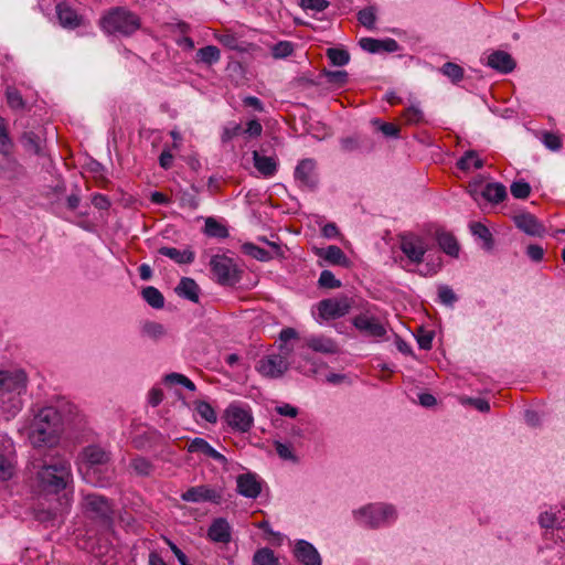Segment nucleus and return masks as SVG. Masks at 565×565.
I'll return each instance as SVG.
<instances>
[{
  "label": "nucleus",
  "mask_w": 565,
  "mask_h": 565,
  "mask_svg": "<svg viewBox=\"0 0 565 565\" xmlns=\"http://www.w3.org/2000/svg\"><path fill=\"white\" fill-rule=\"evenodd\" d=\"M486 64L492 70L502 74H509L513 72L516 66V63L511 54L501 50L491 52L487 57Z\"/></svg>",
  "instance_id": "aec40b11"
},
{
  "label": "nucleus",
  "mask_w": 565,
  "mask_h": 565,
  "mask_svg": "<svg viewBox=\"0 0 565 565\" xmlns=\"http://www.w3.org/2000/svg\"><path fill=\"white\" fill-rule=\"evenodd\" d=\"M275 449H276L277 455L281 459L288 460V461H292V462H297L298 458L295 455L294 448H292L291 445L284 444V443H280V441H276L275 443Z\"/></svg>",
  "instance_id": "603ef678"
},
{
  "label": "nucleus",
  "mask_w": 565,
  "mask_h": 565,
  "mask_svg": "<svg viewBox=\"0 0 565 565\" xmlns=\"http://www.w3.org/2000/svg\"><path fill=\"white\" fill-rule=\"evenodd\" d=\"M13 463L9 456L0 452V479L8 480L12 477Z\"/></svg>",
  "instance_id": "bf43d9fd"
},
{
  "label": "nucleus",
  "mask_w": 565,
  "mask_h": 565,
  "mask_svg": "<svg viewBox=\"0 0 565 565\" xmlns=\"http://www.w3.org/2000/svg\"><path fill=\"white\" fill-rule=\"evenodd\" d=\"M481 195L491 203H500L507 198V189L502 183H487Z\"/></svg>",
  "instance_id": "7c9ffc66"
},
{
  "label": "nucleus",
  "mask_w": 565,
  "mask_h": 565,
  "mask_svg": "<svg viewBox=\"0 0 565 565\" xmlns=\"http://www.w3.org/2000/svg\"><path fill=\"white\" fill-rule=\"evenodd\" d=\"M28 375L22 369L0 370V402L15 415L22 408L21 396L28 387Z\"/></svg>",
  "instance_id": "7ed1b4c3"
},
{
  "label": "nucleus",
  "mask_w": 565,
  "mask_h": 565,
  "mask_svg": "<svg viewBox=\"0 0 565 565\" xmlns=\"http://www.w3.org/2000/svg\"><path fill=\"white\" fill-rule=\"evenodd\" d=\"M404 118L407 124L415 125L424 121V113L417 106H411L405 109Z\"/></svg>",
  "instance_id": "6e6d98bb"
},
{
  "label": "nucleus",
  "mask_w": 565,
  "mask_h": 565,
  "mask_svg": "<svg viewBox=\"0 0 565 565\" xmlns=\"http://www.w3.org/2000/svg\"><path fill=\"white\" fill-rule=\"evenodd\" d=\"M510 190H511V194L515 199H522V200L526 199L531 193L530 184L523 180L513 182L510 186Z\"/></svg>",
  "instance_id": "3c124183"
},
{
  "label": "nucleus",
  "mask_w": 565,
  "mask_h": 565,
  "mask_svg": "<svg viewBox=\"0 0 565 565\" xmlns=\"http://www.w3.org/2000/svg\"><path fill=\"white\" fill-rule=\"evenodd\" d=\"M542 142L544 143V146L546 148H548L550 150H553V151L559 150L563 146V142H562V139L559 138V136H557L553 132H548V131H545L542 135Z\"/></svg>",
  "instance_id": "052dcab7"
},
{
  "label": "nucleus",
  "mask_w": 565,
  "mask_h": 565,
  "mask_svg": "<svg viewBox=\"0 0 565 565\" xmlns=\"http://www.w3.org/2000/svg\"><path fill=\"white\" fill-rule=\"evenodd\" d=\"M441 73L454 83H458L463 78V68L452 62L445 63L441 67Z\"/></svg>",
  "instance_id": "a18cd8bd"
},
{
  "label": "nucleus",
  "mask_w": 565,
  "mask_h": 565,
  "mask_svg": "<svg viewBox=\"0 0 565 565\" xmlns=\"http://www.w3.org/2000/svg\"><path fill=\"white\" fill-rule=\"evenodd\" d=\"M237 492L248 499H256L262 492V481L256 473L247 472L236 478Z\"/></svg>",
  "instance_id": "6ab92c4d"
},
{
  "label": "nucleus",
  "mask_w": 565,
  "mask_h": 565,
  "mask_svg": "<svg viewBox=\"0 0 565 565\" xmlns=\"http://www.w3.org/2000/svg\"><path fill=\"white\" fill-rule=\"evenodd\" d=\"M377 11L379 9L374 4L365 7L358 12V21L367 30H374L377 19Z\"/></svg>",
  "instance_id": "e433bc0d"
},
{
  "label": "nucleus",
  "mask_w": 565,
  "mask_h": 565,
  "mask_svg": "<svg viewBox=\"0 0 565 565\" xmlns=\"http://www.w3.org/2000/svg\"><path fill=\"white\" fill-rule=\"evenodd\" d=\"M470 230L473 236L482 241V247L486 250H491L493 248L494 243L492 234L490 233L489 228L486 225L475 222L470 224Z\"/></svg>",
  "instance_id": "c9c22d12"
},
{
  "label": "nucleus",
  "mask_w": 565,
  "mask_h": 565,
  "mask_svg": "<svg viewBox=\"0 0 565 565\" xmlns=\"http://www.w3.org/2000/svg\"><path fill=\"white\" fill-rule=\"evenodd\" d=\"M164 380L170 384L183 385L185 388L192 392H194L196 388L195 384L189 377L180 373H170L166 376Z\"/></svg>",
  "instance_id": "8fccbe9b"
},
{
  "label": "nucleus",
  "mask_w": 565,
  "mask_h": 565,
  "mask_svg": "<svg viewBox=\"0 0 565 565\" xmlns=\"http://www.w3.org/2000/svg\"><path fill=\"white\" fill-rule=\"evenodd\" d=\"M326 78L329 84L342 87L348 81V73L345 71H328L326 72Z\"/></svg>",
  "instance_id": "13d9d810"
},
{
  "label": "nucleus",
  "mask_w": 565,
  "mask_h": 565,
  "mask_svg": "<svg viewBox=\"0 0 565 565\" xmlns=\"http://www.w3.org/2000/svg\"><path fill=\"white\" fill-rule=\"evenodd\" d=\"M14 148L13 139L10 136L6 118L0 116V154L10 158Z\"/></svg>",
  "instance_id": "473e14b6"
},
{
  "label": "nucleus",
  "mask_w": 565,
  "mask_h": 565,
  "mask_svg": "<svg viewBox=\"0 0 565 565\" xmlns=\"http://www.w3.org/2000/svg\"><path fill=\"white\" fill-rule=\"evenodd\" d=\"M210 265L220 284L233 285L236 282V269L230 257L215 255L211 258Z\"/></svg>",
  "instance_id": "4468645a"
},
{
  "label": "nucleus",
  "mask_w": 565,
  "mask_h": 565,
  "mask_svg": "<svg viewBox=\"0 0 565 565\" xmlns=\"http://www.w3.org/2000/svg\"><path fill=\"white\" fill-rule=\"evenodd\" d=\"M196 58L198 62L210 66L221 60V51L215 45H206L198 50Z\"/></svg>",
  "instance_id": "f704fd0d"
},
{
  "label": "nucleus",
  "mask_w": 565,
  "mask_h": 565,
  "mask_svg": "<svg viewBox=\"0 0 565 565\" xmlns=\"http://www.w3.org/2000/svg\"><path fill=\"white\" fill-rule=\"evenodd\" d=\"M158 252L160 255L166 256L180 265L191 264L195 258L194 252L190 248L180 250L175 247L163 246L160 247Z\"/></svg>",
  "instance_id": "c85d7f7f"
},
{
  "label": "nucleus",
  "mask_w": 565,
  "mask_h": 565,
  "mask_svg": "<svg viewBox=\"0 0 565 565\" xmlns=\"http://www.w3.org/2000/svg\"><path fill=\"white\" fill-rule=\"evenodd\" d=\"M437 242L439 247L449 256L457 257L459 254V246L450 233L439 232L437 233Z\"/></svg>",
  "instance_id": "72a5a7b5"
},
{
  "label": "nucleus",
  "mask_w": 565,
  "mask_h": 565,
  "mask_svg": "<svg viewBox=\"0 0 565 565\" xmlns=\"http://www.w3.org/2000/svg\"><path fill=\"white\" fill-rule=\"evenodd\" d=\"M399 248L409 263L419 265L424 262L429 245L427 239L420 235L404 233L399 235Z\"/></svg>",
  "instance_id": "1a4fd4ad"
},
{
  "label": "nucleus",
  "mask_w": 565,
  "mask_h": 565,
  "mask_svg": "<svg viewBox=\"0 0 565 565\" xmlns=\"http://www.w3.org/2000/svg\"><path fill=\"white\" fill-rule=\"evenodd\" d=\"M294 52L292 43L288 41H281L276 43L271 49V54L275 58H284Z\"/></svg>",
  "instance_id": "864d4df0"
},
{
  "label": "nucleus",
  "mask_w": 565,
  "mask_h": 565,
  "mask_svg": "<svg viewBox=\"0 0 565 565\" xmlns=\"http://www.w3.org/2000/svg\"><path fill=\"white\" fill-rule=\"evenodd\" d=\"M62 433V415L53 406L41 408L30 424L29 439L34 447L54 446Z\"/></svg>",
  "instance_id": "f257e3e1"
},
{
  "label": "nucleus",
  "mask_w": 565,
  "mask_h": 565,
  "mask_svg": "<svg viewBox=\"0 0 565 565\" xmlns=\"http://www.w3.org/2000/svg\"><path fill=\"white\" fill-rule=\"evenodd\" d=\"M56 14L60 23L67 29H75L82 24V18L67 3L62 2L56 6Z\"/></svg>",
  "instance_id": "cd10ccee"
},
{
  "label": "nucleus",
  "mask_w": 565,
  "mask_h": 565,
  "mask_svg": "<svg viewBox=\"0 0 565 565\" xmlns=\"http://www.w3.org/2000/svg\"><path fill=\"white\" fill-rule=\"evenodd\" d=\"M181 499L185 502L201 503V502H213L218 503L221 500V493L207 486H195L189 488L181 494Z\"/></svg>",
  "instance_id": "dca6fc26"
},
{
  "label": "nucleus",
  "mask_w": 565,
  "mask_h": 565,
  "mask_svg": "<svg viewBox=\"0 0 565 565\" xmlns=\"http://www.w3.org/2000/svg\"><path fill=\"white\" fill-rule=\"evenodd\" d=\"M263 132V126L262 124L256 120V119H253V120H249L247 122V126H246V129L244 130V134L248 135L249 137H259Z\"/></svg>",
  "instance_id": "774afa93"
},
{
  "label": "nucleus",
  "mask_w": 565,
  "mask_h": 565,
  "mask_svg": "<svg viewBox=\"0 0 565 565\" xmlns=\"http://www.w3.org/2000/svg\"><path fill=\"white\" fill-rule=\"evenodd\" d=\"M327 56L334 66H343L350 61L349 53L341 49H328Z\"/></svg>",
  "instance_id": "49530a36"
},
{
  "label": "nucleus",
  "mask_w": 565,
  "mask_h": 565,
  "mask_svg": "<svg viewBox=\"0 0 565 565\" xmlns=\"http://www.w3.org/2000/svg\"><path fill=\"white\" fill-rule=\"evenodd\" d=\"M215 39L224 46L235 50L238 46V40L233 33L215 34Z\"/></svg>",
  "instance_id": "e2e57ef3"
},
{
  "label": "nucleus",
  "mask_w": 565,
  "mask_h": 565,
  "mask_svg": "<svg viewBox=\"0 0 565 565\" xmlns=\"http://www.w3.org/2000/svg\"><path fill=\"white\" fill-rule=\"evenodd\" d=\"M317 164L313 159L301 160L295 169V181L302 190L312 191L318 185Z\"/></svg>",
  "instance_id": "9b49d317"
},
{
  "label": "nucleus",
  "mask_w": 565,
  "mask_h": 565,
  "mask_svg": "<svg viewBox=\"0 0 565 565\" xmlns=\"http://www.w3.org/2000/svg\"><path fill=\"white\" fill-rule=\"evenodd\" d=\"M243 250L245 254H247V255L252 256L253 258L260 260V262H266L270 258V254L268 250H266L262 247H258L253 243H245L243 245Z\"/></svg>",
  "instance_id": "de8ad7c7"
},
{
  "label": "nucleus",
  "mask_w": 565,
  "mask_h": 565,
  "mask_svg": "<svg viewBox=\"0 0 565 565\" xmlns=\"http://www.w3.org/2000/svg\"><path fill=\"white\" fill-rule=\"evenodd\" d=\"M85 468L79 470L84 475L86 482L98 488L108 487L114 479V471L105 467L109 461V452L99 446H88L83 451Z\"/></svg>",
  "instance_id": "f03ea898"
},
{
  "label": "nucleus",
  "mask_w": 565,
  "mask_h": 565,
  "mask_svg": "<svg viewBox=\"0 0 565 565\" xmlns=\"http://www.w3.org/2000/svg\"><path fill=\"white\" fill-rule=\"evenodd\" d=\"M353 326L367 338H383L386 334V328L375 317L361 313L354 317Z\"/></svg>",
  "instance_id": "2eb2a0df"
},
{
  "label": "nucleus",
  "mask_w": 565,
  "mask_h": 565,
  "mask_svg": "<svg viewBox=\"0 0 565 565\" xmlns=\"http://www.w3.org/2000/svg\"><path fill=\"white\" fill-rule=\"evenodd\" d=\"M195 412L200 415V417L209 423H216L217 416L214 408L204 401H199L194 403Z\"/></svg>",
  "instance_id": "c03bdc74"
},
{
  "label": "nucleus",
  "mask_w": 565,
  "mask_h": 565,
  "mask_svg": "<svg viewBox=\"0 0 565 565\" xmlns=\"http://www.w3.org/2000/svg\"><path fill=\"white\" fill-rule=\"evenodd\" d=\"M514 222L516 227L527 235L542 236L545 233V227L530 213H522L514 216Z\"/></svg>",
  "instance_id": "b1692460"
},
{
  "label": "nucleus",
  "mask_w": 565,
  "mask_h": 565,
  "mask_svg": "<svg viewBox=\"0 0 565 565\" xmlns=\"http://www.w3.org/2000/svg\"><path fill=\"white\" fill-rule=\"evenodd\" d=\"M142 334L152 340H159L166 335V329L159 322L147 321L142 326Z\"/></svg>",
  "instance_id": "79ce46f5"
},
{
  "label": "nucleus",
  "mask_w": 565,
  "mask_h": 565,
  "mask_svg": "<svg viewBox=\"0 0 565 565\" xmlns=\"http://www.w3.org/2000/svg\"><path fill=\"white\" fill-rule=\"evenodd\" d=\"M359 44L362 50L372 54L380 52L393 53L399 49L397 41L394 39L377 40L373 38H362Z\"/></svg>",
  "instance_id": "412c9836"
},
{
  "label": "nucleus",
  "mask_w": 565,
  "mask_h": 565,
  "mask_svg": "<svg viewBox=\"0 0 565 565\" xmlns=\"http://www.w3.org/2000/svg\"><path fill=\"white\" fill-rule=\"evenodd\" d=\"M188 451L192 454H202L205 457L212 458L218 463L226 466L227 459L224 455L215 450L205 439L196 437L188 445Z\"/></svg>",
  "instance_id": "4be33fe9"
},
{
  "label": "nucleus",
  "mask_w": 565,
  "mask_h": 565,
  "mask_svg": "<svg viewBox=\"0 0 565 565\" xmlns=\"http://www.w3.org/2000/svg\"><path fill=\"white\" fill-rule=\"evenodd\" d=\"M207 537L215 543H230L232 539L230 523L223 518L215 519L207 530Z\"/></svg>",
  "instance_id": "5701e85b"
},
{
  "label": "nucleus",
  "mask_w": 565,
  "mask_h": 565,
  "mask_svg": "<svg viewBox=\"0 0 565 565\" xmlns=\"http://www.w3.org/2000/svg\"><path fill=\"white\" fill-rule=\"evenodd\" d=\"M199 291L200 288L194 279L189 277L181 278L180 282L175 287V292L185 299H189L193 302L199 301Z\"/></svg>",
  "instance_id": "c756f323"
},
{
  "label": "nucleus",
  "mask_w": 565,
  "mask_h": 565,
  "mask_svg": "<svg viewBox=\"0 0 565 565\" xmlns=\"http://www.w3.org/2000/svg\"><path fill=\"white\" fill-rule=\"evenodd\" d=\"M224 418L232 429L241 433L248 431L254 420L249 406L239 402H233L226 407Z\"/></svg>",
  "instance_id": "9d476101"
},
{
  "label": "nucleus",
  "mask_w": 565,
  "mask_h": 565,
  "mask_svg": "<svg viewBox=\"0 0 565 565\" xmlns=\"http://www.w3.org/2000/svg\"><path fill=\"white\" fill-rule=\"evenodd\" d=\"M204 234L209 237L225 238L228 236V231L214 217H207L205 220Z\"/></svg>",
  "instance_id": "4c0bfd02"
},
{
  "label": "nucleus",
  "mask_w": 565,
  "mask_h": 565,
  "mask_svg": "<svg viewBox=\"0 0 565 565\" xmlns=\"http://www.w3.org/2000/svg\"><path fill=\"white\" fill-rule=\"evenodd\" d=\"M297 337H298V333L292 328H285V329H282L280 331L279 339L282 342L280 344V351H281L282 354H285V355H289L290 354V352L292 351V348H290L288 345V341H290L292 339H296Z\"/></svg>",
  "instance_id": "09e8293b"
},
{
  "label": "nucleus",
  "mask_w": 565,
  "mask_h": 565,
  "mask_svg": "<svg viewBox=\"0 0 565 565\" xmlns=\"http://www.w3.org/2000/svg\"><path fill=\"white\" fill-rule=\"evenodd\" d=\"M438 298L441 303L449 307H452L458 299L454 290L446 285H443L438 288Z\"/></svg>",
  "instance_id": "5fc2aeb1"
},
{
  "label": "nucleus",
  "mask_w": 565,
  "mask_h": 565,
  "mask_svg": "<svg viewBox=\"0 0 565 565\" xmlns=\"http://www.w3.org/2000/svg\"><path fill=\"white\" fill-rule=\"evenodd\" d=\"M303 345L313 352L322 354H337L339 352L337 341L323 334H311L305 337Z\"/></svg>",
  "instance_id": "a211bd4d"
},
{
  "label": "nucleus",
  "mask_w": 565,
  "mask_h": 565,
  "mask_svg": "<svg viewBox=\"0 0 565 565\" xmlns=\"http://www.w3.org/2000/svg\"><path fill=\"white\" fill-rule=\"evenodd\" d=\"M7 103L13 110L24 109L25 100L20 92L14 87H8L6 90Z\"/></svg>",
  "instance_id": "37998d69"
},
{
  "label": "nucleus",
  "mask_w": 565,
  "mask_h": 565,
  "mask_svg": "<svg viewBox=\"0 0 565 565\" xmlns=\"http://www.w3.org/2000/svg\"><path fill=\"white\" fill-rule=\"evenodd\" d=\"M300 6L305 10L322 12L329 7L328 0H301Z\"/></svg>",
  "instance_id": "680f3d73"
},
{
  "label": "nucleus",
  "mask_w": 565,
  "mask_h": 565,
  "mask_svg": "<svg viewBox=\"0 0 565 565\" xmlns=\"http://www.w3.org/2000/svg\"><path fill=\"white\" fill-rule=\"evenodd\" d=\"M100 25L106 33L130 35L139 29L140 21L135 13L124 8H115L103 17Z\"/></svg>",
  "instance_id": "6e6552de"
},
{
  "label": "nucleus",
  "mask_w": 565,
  "mask_h": 565,
  "mask_svg": "<svg viewBox=\"0 0 565 565\" xmlns=\"http://www.w3.org/2000/svg\"><path fill=\"white\" fill-rule=\"evenodd\" d=\"M38 477L44 490L55 493L64 490L72 480L70 460L60 456L51 458L38 472Z\"/></svg>",
  "instance_id": "20e7f679"
},
{
  "label": "nucleus",
  "mask_w": 565,
  "mask_h": 565,
  "mask_svg": "<svg viewBox=\"0 0 565 565\" xmlns=\"http://www.w3.org/2000/svg\"><path fill=\"white\" fill-rule=\"evenodd\" d=\"M141 294L145 301L152 308L161 309L164 306L163 295L156 287H145Z\"/></svg>",
  "instance_id": "ea45409f"
},
{
  "label": "nucleus",
  "mask_w": 565,
  "mask_h": 565,
  "mask_svg": "<svg viewBox=\"0 0 565 565\" xmlns=\"http://www.w3.org/2000/svg\"><path fill=\"white\" fill-rule=\"evenodd\" d=\"M317 308L322 320H333L345 316L351 308V302L347 297L329 298L321 300Z\"/></svg>",
  "instance_id": "ddd939ff"
},
{
  "label": "nucleus",
  "mask_w": 565,
  "mask_h": 565,
  "mask_svg": "<svg viewBox=\"0 0 565 565\" xmlns=\"http://www.w3.org/2000/svg\"><path fill=\"white\" fill-rule=\"evenodd\" d=\"M374 124L379 125V129L386 137H398L399 128L391 122H381L375 120Z\"/></svg>",
  "instance_id": "69168bd1"
},
{
  "label": "nucleus",
  "mask_w": 565,
  "mask_h": 565,
  "mask_svg": "<svg viewBox=\"0 0 565 565\" xmlns=\"http://www.w3.org/2000/svg\"><path fill=\"white\" fill-rule=\"evenodd\" d=\"M253 565H278L277 558L270 548L258 550L253 557Z\"/></svg>",
  "instance_id": "a19ab883"
},
{
  "label": "nucleus",
  "mask_w": 565,
  "mask_h": 565,
  "mask_svg": "<svg viewBox=\"0 0 565 565\" xmlns=\"http://www.w3.org/2000/svg\"><path fill=\"white\" fill-rule=\"evenodd\" d=\"M353 518L361 526L377 529L394 523L397 519V510L390 503H370L354 510Z\"/></svg>",
  "instance_id": "39448f33"
},
{
  "label": "nucleus",
  "mask_w": 565,
  "mask_h": 565,
  "mask_svg": "<svg viewBox=\"0 0 565 565\" xmlns=\"http://www.w3.org/2000/svg\"><path fill=\"white\" fill-rule=\"evenodd\" d=\"M457 167L462 171H468L471 168L481 169L483 161L478 157L476 151L469 150L458 160Z\"/></svg>",
  "instance_id": "58836bf2"
},
{
  "label": "nucleus",
  "mask_w": 565,
  "mask_h": 565,
  "mask_svg": "<svg viewBox=\"0 0 565 565\" xmlns=\"http://www.w3.org/2000/svg\"><path fill=\"white\" fill-rule=\"evenodd\" d=\"M317 255L331 265L345 268L350 266L349 258L339 246L330 245L327 248H320L317 250Z\"/></svg>",
  "instance_id": "bb28decb"
},
{
  "label": "nucleus",
  "mask_w": 565,
  "mask_h": 565,
  "mask_svg": "<svg viewBox=\"0 0 565 565\" xmlns=\"http://www.w3.org/2000/svg\"><path fill=\"white\" fill-rule=\"evenodd\" d=\"M242 131H243V128L239 124H232L224 128L223 134H222V141L227 142V141L232 140L233 138L237 137L238 135H241Z\"/></svg>",
  "instance_id": "0e129e2a"
},
{
  "label": "nucleus",
  "mask_w": 565,
  "mask_h": 565,
  "mask_svg": "<svg viewBox=\"0 0 565 565\" xmlns=\"http://www.w3.org/2000/svg\"><path fill=\"white\" fill-rule=\"evenodd\" d=\"M82 510L84 514L102 526L109 529L114 523V504L104 495L88 493L83 497Z\"/></svg>",
  "instance_id": "0eeeda50"
},
{
  "label": "nucleus",
  "mask_w": 565,
  "mask_h": 565,
  "mask_svg": "<svg viewBox=\"0 0 565 565\" xmlns=\"http://www.w3.org/2000/svg\"><path fill=\"white\" fill-rule=\"evenodd\" d=\"M253 161L256 170L265 178L274 177L278 170V159L275 156H264L254 151Z\"/></svg>",
  "instance_id": "393cba45"
},
{
  "label": "nucleus",
  "mask_w": 565,
  "mask_h": 565,
  "mask_svg": "<svg viewBox=\"0 0 565 565\" xmlns=\"http://www.w3.org/2000/svg\"><path fill=\"white\" fill-rule=\"evenodd\" d=\"M434 334L430 331H422L417 335V343L420 349L423 350H429L431 348Z\"/></svg>",
  "instance_id": "338daca9"
},
{
  "label": "nucleus",
  "mask_w": 565,
  "mask_h": 565,
  "mask_svg": "<svg viewBox=\"0 0 565 565\" xmlns=\"http://www.w3.org/2000/svg\"><path fill=\"white\" fill-rule=\"evenodd\" d=\"M128 468L139 477H150L154 471V465L142 456L132 457Z\"/></svg>",
  "instance_id": "2f4dec72"
},
{
  "label": "nucleus",
  "mask_w": 565,
  "mask_h": 565,
  "mask_svg": "<svg viewBox=\"0 0 565 565\" xmlns=\"http://www.w3.org/2000/svg\"><path fill=\"white\" fill-rule=\"evenodd\" d=\"M288 355L270 354L259 360L257 371L265 377L278 379L281 377L288 370L289 363L287 362Z\"/></svg>",
  "instance_id": "f8f14e48"
},
{
  "label": "nucleus",
  "mask_w": 565,
  "mask_h": 565,
  "mask_svg": "<svg viewBox=\"0 0 565 565\" xmlns=\"http://www.w3.org/2000/svg\"><path fill=\"white\" fill-rule=\"evenodd\" d=\"M319 285L323 288L334 289L341 286V281L330 270H322L319 277Z\"/></svg>",
  "instance_id": "4d7b16f0"
},
{
  "label": "nucleus",
  "mask_w": 565,
  "mask_h": 565,
  "mask_svg": "<svg viewBox=\"0 0 565 565\" xmlns=\"http://www.w3.org/2000/svg\"><path fill=\"white\" fill-rule=\"evenodd\" d=\"M295 558L302 565H321L322 559L318 550L306 540H297L292 550Z\"/></svg>",
  "instance_id": "f3484780"
},
{
  "label": "nucleus",
  "mask_w": 565,
  "mask_h": 565,
  "mask_svg": "<svg viewBox=\"0 0 565 565\" xmlns=\"http://www.w3.org/2000/svg\"><path fill=\"white\" fill-rule=\"evenodd\" d=\"M537 522L543 531V540L545 545L541 547V551L552 550L553 546L548 543L554 544L565 543V507L551 508L544 512H541Z\"/></svg>",
  "instance_id": "423d86ee"
},
{
  "label": "nucleus",
  "mask_w": 565,
  "mask_h": 565,
  "mask_svg": "<svg viewBox=\"0 0 565 565\" xmlns=\"http://www.w3.org/2000/svg\"><path fill=\"white\" fill-rule=\"evenodd\" d=\"M20 141L28 152L38 157L45 156V140L40 134L34 131H24L20 137Z\"/></svg>",
  "instance_id": "a878e982"
}]
</instances>
